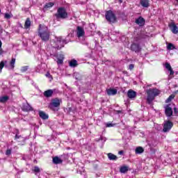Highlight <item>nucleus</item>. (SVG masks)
<instances>
[{
  "mask_svg": "<svg viewBox=\"0 0 178 178\" xmlns=\"http://www.w3.org/2000/svg\"><path fill=\"white\" fill-rule=\"evenodd\" d=\"M33 108H31V106L30 104H26L24 105L23 106V111H26V112H29V111H32Z\"/></svg>",
  "mask_w": 178,
  "mask_h": 178,
  "instance_id": "obj_22",
  "label": "nucleus"
},
{
  "mask_svg": "<svg viewBox=\"0 0 178 178\" xmlns=\"http://www.w3.org/2000/svg\"><path fill=\"white\" fill-rule=\"evenodd\" d=\"M70 67H76V66H77V60L73 59V60H71L70 61V63H69Z\"/></svg>",
  "mask_w": 178,
  "mask_h": 178,
  "instance_id": "obj_24",
  "label": "nucleus"
},
{
  "mask_svg": "<svg viewBox=\"0 0 178 178\" xmlns=\"http://www.w3.org/2000/svg\"><path fill=\"white\" fill-rule=\"evenodd\" d=\"M133 69H134V65L133 64L129 65V70H133Z\"/></svg>",
  "mask_w": 178,
  "mask_h": 178,
  "instance_id": "obj_38",
  "label": "nucleus"
},
{
  "mask_svg": "<svg viewBox=\"0 0 178 178\" xmlns=\"http://www.w3.org/2000/svg\"><path fill=\"white\" fill-rule=\"evenodd\" d=\"M15 138H19V136L17 134H16V135H15Z\"/></svg>",
  "mask_w": 178,
  "mask_h": 178,
  "instance_id": "obj_42",
  "label": "nucleus"
},
{
  "mask_svg": "<svg viewBox=\"0 0 178 178\" xmlns=\"http://www.w3.org/2000/svg\"><path fill=\"white\" fill-rule=\"evenodd\" d=\"M145 23V20H144V18L141 17L136 19V24H138L139 26H144Z\"/></svg>",
  "mask_w": 178,
  "mask_h": 178,
  "instance_id": "obj_19",
  "label": "nucleus"
},
{
  "mask_svg": "<svg viewBox=\"0 0 178 178\" xmlns=\"http://www.w3.org/2000/svg\"><path fill=\"white\" fill-rule=\"evenodd\" d=\"M29 69L28 66H24L21 68V72H27V70Z\"/></svg>",
  "mask_w": 178,
  "mask_h": 178,
  "instance_id": "obj_35",
  "label": "nucleus"
},
{
  "mask_svg": "<svg viewBox=\"0 0 178 178\" xmlns=\"http://www.w3.org/2000/svg\"><path fill=\"white\" fill-rule=\"evenodd\" d=\"M57 65L59 66L60 65L63 64V59H65V57L63 56V54H60L57 56Z\"/></svg>",
  "mask_w": 178,
  "mask_h": 178,
  "instance_id": "obj_17",
  "label": "nucleus"
},
{
  "mask_svg": "<svg viewBox=\"0 0 178 178\" xmlns=\"http://www.w3.org/2000/svg\"><path fill=\"white\" fill-rule=\"evenodd\" d=\"M106 127H113V124H112V123H107L106 124Z\"/></svg>",
  "mask_w": 178,
  "mask_h": 178,
  "instance_id": "obj_37",
  "label": "nucleus"
},
{
  "mask_svg": "<svg viewBox=\"0 0 178 178\" xmlns=\"http://www.w3.org/2000/svg\"><path fill=\"white\" fill-rule=\"evenodd\" d=\"M9 99L8 96H3L0 97V102H6Z\"/></svg>",
  "mask_w": 178,
  "mask_h": 178,
  "instance_id": "obj_28",
  "label": "nucleus"
},
{
  "mask_svg": "<svg viewBox=\"0 0 178 178\" xmlns=\"http://www.w3.org/2000/svg\"><path fill=\"white\" fill-rule=\"evenodd\" d=\"M168 26L173 34H178V27L174 22L170 23Z\"/></svg>",
  "mask_w": 178,
  "mask_h": 178,
  "instance_id": "obj_8",
  "label": "nucleus"
},
{
  "mask_svg": "<svg viewBox=\"0 0 178 178\" xmlns=\"http://www.w3.org/2000/svg\"><path fill=\"white\" fill-rule=\"evenodd\" d=\"M53 162L56 165H58V163H62L63 161L59 157L56 156V157L53 158Z\"/></svg>",
  "mask_w": 178,
  "mask_h": 178,
  "instance_id": "obj_23",
  "label": "nucleus"
},
{
  "mask_svg": "<svg viewBox=\"0 0 178 178\" xmlns=\"http://www.w3.org/2000/svg\"><path fill=\"white\" fill-rule=\"evenodd\" d=\"M173 98H175V95H171L165 100L166 104H169V102H170V101H172V99H173Z\"/></svg>",
  "mask_w": 178,
  "mask_h": 178,
  "instance_id": "obj_30",
  "label": "nucleus"
},
{
  "mask_svg": "<svg viewBox=\"0 0 178 178\" xmlns=\"http://www.w3.org/2000/svg\"><path fill=\"white\" fill-rule=\"evenodd\" d=\"M135 152L136 154H143V152H144V148H143V147H136V149H135Z\"/></svg>",
  "mask_w": 178,
  "mask_h": 178,
  "instance_id": "obj_26",
  "label": "nucleus"
},
{
  "mask_svg": "<svg viewBox=\"0 0 178 178\" xmlns=\"http://www.w3.org/2000/svg\"><path fill=\"white\" fill-rule=\"evenodd\" d=\"M120 2L122 3V0H120Z\"/></svg>",
  "mask_w": 178,
  "mask_h": 178,
  "instance_id": "obj_45",
  "label": "nucleus"
},
{
  "mask_svg": "<svg viewBox=\"0 0 178 178\" xmlns=\"http://www.w3.org/2000/svg\"><path fill=\"white\" fill-rule=\"evenodd\" d=\"M86 34V32L84 31V29L81 26H77L76 27V35L78 38H80V37H84Z\"/></svg>",
  "mask_w": 178,
  "mask_h": 178,
  "instance_id": "obj_9",
  "label": "nucleus"
},
{
  "mask_svg": "<svg viewBox=\"0 0 178 178\" xmlns=\"http://www.w3.org/2000/svg\"><path fill=\"white\" fill-rule=\"evenodd\" d=\"M43 95L46 98H51V97H52V95H54V90H51V89L47 90L44 92Z\"/></svg>",
  "mask_w": 178,
  "mask_h": 178,
  "instance_id": "obj_13",
  "label": "nucleus"
},
{
  "mask_svg": "<svg viewBox=\"0 0 178 178\" xmlns=\"http://www.w3.org/2000/svg\"><path fill=\"white\" fill-rule=\"evenodd\" d=\"M38 34L42 41L49 40V36L51 35V32L49 31L48 26L40 24L39 26Z\"/></svg>",
  "mask_w": 178,
  "mask_h": 178,
  "instance_id": "obj_1",
  "label": "nucleus"
},
{
  "mask_svg": "<svg viewBox=\"0 0 178 178\" xmlns=\"http://www.w3.org/2000/svg\"><path fill=\"white\" fill-rule=\"evenodd\" d=\"M177 2H178V0H175Z\"/></svg>",
  "mask_w": 178,
  "mask_h": 178,
  "instance_id": "obj_46",
  "label": "nucleus"
},
{
  "mask_svg": "<svg viewBox=\"0 0 178 178\" xmlns=\"http://www.w3.org/2000/svg\"><path fill=\"white\" fill-rule=\"evenodd\" d=\"M56 16L57 19H66V17H67V13H66L65 8H60L58 9V13Z\"/></svg>",
  "mask_w": 178,
  "mask_h": 178,
  "instance_id": "obj_6",
  "label": "nucleus"
},
{
  "mask_svg": "<svg viewBox=\"0 0 178 178\" xmlns=\"http://www.w3.org/2000/svg\"><path fill=\"white\" fill-rule=\"evenodd\" d=\"M165 69L170 72V75L168 76V79H172L173 74H175V71H173V69H172V66H170V64L169 63H165Z\"/></svg>",
  "mask_w": 178,
  "mask_h": 178,
  "instance_id": "obj_10",
  "label": "nucleus"
},
{
  "mask_svg": "<svg viewBox=\"0 0 178 178\" xmlns=\"http://www.w3.org/2000/svg\"><path fill=\"white\" fill-rule=\"evenodd\" d=\"M65 44H67L66 40H62L61 37H56L55 39L51 42V44L54 48H57V49H60L65 47Z\"/></svg>",
  "mask_w": 178,
  "mask_h": 178,
  "instance_id": "obj_3",
  "label": "nucleus"
},
{
  "mask_svg": "<svg viewBox=\"0 0 178 178\" xmlns=\"http://www.w3.org/2000/svg\"><path fill=\"white\" fill-rule=\"evenodd\" d=\"M140 3L141 6L143 8H149V0H140Z\"/></svg>",
  "mask_w": 178,
  "mask_h": 178,
  "instance_id": "obj_16",
  "label": "nucleus"
},
{
  "mask_svg": "<svg viewBox=\"0 0 178 178\" xmlns=\"http://www.w3.org/2000/svg\"><path fill=\"white\" fill-rule=\"evenodd\" d=\"M120 173H126L127 172H129V166L127 165H122L120 168Z\"/></svg>",
  "mask_w": 178,
  "mask_h": 178,
  "instance_id": "obj_20",
  "label": "nucleus"
},
{
  "mask_svg": "<svg viewBox=\"0 0 178 178\" xmlns=\"http://www.w3.org/2000/svg\"><path fill=\"white\" fill-rule=\"evenodd\" d=\"M131 49L132 51H134V52H140V50L141 49V48H140V45L136 43H134L131 46Z\"/></svg>",
  "mask_w": 178,
  "mask_h": 178,
  "instance_id": "obj_14",
  "label": "nucleus"
},
{
  "mask_svg": "<svg viewBox=\"0 0 178 178\" xmlns=\"http://www.w3.org/2000/svg\"><path fill=\"white\" fill-rule=\"evenodd\" d=\"M47 77H49V79H52V76H51V74H46Z\"/></svg>",
  "mask_w": 178,
  "mask_h": 178,
  "instance_id": "obj_39",
  "label": "nucleus"
},
{
  "mask_svg": "<svg viewBox=\"0 0 178 178\" xmlns=\"http://www.w3.org/2000/svg\"><path fill=\"white\" fill-rule=\"evenodd\" d=\"M127 96L129 98H130V99H133L137 97V92L133 90H129L127 92Z\"/></svg>",
  "mask_w": 178,
  "mask_h": 178,
  "instance_id": "obj_12",
  "label": "nucleus"
},
{
  "mask_svg": "<svg viewBox=\"0 0 178 178\" xmlns=\"http://www.w3.org/2000/svg\"><path fill=\"white\" fill-rule=\"evenodd\" d=\"M3 30L2 29V28L0 27V34H2Z\"/></svg>",
  "mask_w": 178,
  "mask_h": 178,
  "instance_id": "obj_41",
  "label": "nucleus"
},
{
  "mask_svg": "<svg viewBox=\"0 0 178 178\" xmlns=\"http://www.w3.org/2000/svg\"><path fill=\"white\" fill-rule=\"evenodd\" d=\"M106 19L109 23H115L116 22V15L112 10H108L106 12Z\"/></svg>",
  "mask_w": 178,
  "mask_h": 178,
  "instance_id": "obj_5",
  "label": "nucleus"
},
{
  "mask_svg": "<svg viewBox=\"0 0 178 178\" xmlns=\"http://www.w3.org/2000/svg\"><path fill=\"white\" fill-rule=\"evenodd\" d=\"M106 92L108 95H116L118 94V90L110 88L106 90Z\"/></svg>",
  "mask_w": 178,
  "mask_h": 178,
  "instance_id": "obj_18",
  "label": "nucleus"
},
{
  "mask_svg": "<svg viewBox=\"0 0 178 178\" xmlns=\"http://www.w3.org/2000/svg\"><path fill=\"white\" fill-rule=\"evenodd\" d=\"M165 113L168 118H170V116L173 115V111L172 110V108L169 106V105L165 106Z\"/></svg>",
  "mask_w": 178,
  "mask_h": 178,
  "instance_id": "obj_11",
  "label": "nucleus"
},
{
  "mask_svg": "<svg viewBox=\"0 0 178 178\" xmlns=\"http://www.w3.org/2000/svg\"><path fill=\"white\" fill-rule=\"evenodd\" d=\"M7 61H1L0 63V73H2V70L3 69V67H5V63H6Z\"/></svg>",
  "mask_w": 178,
  "mask_h": 178,
  "instance_id": "obj_29",
  "label": "nucleus"
},
{
  "mask_svg": "<svg viewBox=\"0 0 178 178\" xmlns=\"http://www.w3.org/2000/svg\"><path fill=\"white\" fill-rule=\"evenodd\" d=\"M31 26V22L30 21V18H27L25 22L24 27L25 29H29Z\"/></svg>",
  "mask_w": 178,
  "mask_h": 178,
  "instance_id": "obj_25",
  "label": "nucleus"
},
{
  "mask_svg": "<svg viewBox=\"0 0 178 178\" xmlns=\"http://www.w3.org/2000/svg\"><path fill=\"white\" fill-rule=\"evenodd\" d=\"M0 48H2V42L0 40Z\"/></svg>",
  "mask_w": 178,
  "mask_h": 178,
  "instance_id": "obj_43",
  "label": "nucleus"
},
{
  "mask_svg": "<svg viewBox=\"0 0 178 178\" xmlns=\"http://www.w3.org/2000/svg\"><path fill=\"white\" fill-rule=\"evenodd\" d=\"M62 102V99L55 98L51 99V102L49 104V108L51 109V111H58L59 107L60 106V104Z\"/></svg>",
  "mask_w": 178,
  "mask_h": 178,
  "instance_id": "obj_4",
  "label": "nucleus"
},
{
  "mask_svg": "<svg viewBox=\"0 0 178 178\" xmlns=\"http://www.w3.org/2000/svg\"><path fill=\"white\" fill-rule=\"evenodd\" d=\"M3 54V50H2V48H0V55H2Z\"/></svg>",
  "mask_w": 178,
  "mask_h": 178,
  "instance_id": "obj_40",
  "label": "nucleus"
},
{
  "mask_svg": "<svg viewBox=\"0 0 178 178\" xmlns=\"http://www.w3.org/2000/svg\"><path fill=\"white\" fill-rule=\"evenodd\" d=\"M0 13H1V10H0Z\"/></svg>",
  "mask_w": 178,
  "mask_h": 178,
  "instance_id": "obj_47",
  "label": "nucleus"
},
{
  "mask_svg": "<svg viewBox=\"0 0 178 178\" xmlns=\"http://www.w3.org/2000/svg\"><path fill=\"white\" fill-rule=\"evenodd\" d=\"M10 154H12V149H8L6 151V155H7L8 156H9V155H10Z\"/></svg>",
  "mask_w": 178,
  "mask_h": 178,
  "instance_id": "obj_34",
  "label": "nucleus"
},
{
  "mask_svg": "<svg viewBox=\"0 0 178 178\" xmlns=\"http://www.w3.org/2000/svg\"><path fill=\"white\" fill-rule=\"evenodd\" d=\"M119 154H123V152L120 151V152H119Z\"/></svg>",
  "mask_w": 178,
  "mask_h": 178,
  "instance_id": "obj_44",
  "label": "nucleus"
},
{
  "mask_svg": "<svg viewBox=\"0 0 178 178\" xmlns=\"http://www.w3.org/2000/svg\"><path fill=\"white\" fill-rule=\"evenodd\" d=\"M15 63H16V58H12L10 62V69H15Z\"/></svg>",
  "mask_w": 178,
  "mask_h": 178,
  "instance_id": "obj_27",
  "label": "nucleus"
},
{
  "mask_svg": "<svg viewBox=\"0 0 178 178\" xmlns=\"http://www.w3.org/2000/svg\"><path fill=\"white\" fill-rule=\"evenodd\" d=\"M4 17L5 19H9L10 17H11V15L9 13H6Z\"/></svg>",
  "mask_w": 178,
  "mask_h": 178,
  "instance_id": "obj_36",
  "label": "nucleus"
},
{
  "mask_svg": "<svg viewBox=\"0 0 178 178\" xmlns=\"http://www.w3.org/2000/svg\"><path fill=\"white\" fill-rule=\"evenodd\" d=\"M147 94V101L148 104H152L155 99V97H158L161 94V90L158 88H149L146 91Z\"/></svg>",
  "mask_w": 178,
  "mask_h": 178,
  "instance_id": "obj_2",
  "label": "nucleus"
},
{
  "mask_svg": "<svg viewBox=\"0 0 178 178\" xmlns=\"http://www.w3.org/2000/svg\"><path fill=\"white\" fill-rule=\"evenodd\" d=\"M39 116L40 118H41V119H42L43 120H47V119H48V118H49V116L48 115V114L45 113V112L40 111H39Z\"/></svg>",
  "mask_w": 178,
  "mask_h": 178,
  "instance_id": "obj_15",
  "label": "nucleus"
},
{
  "mask_svg": "<svg viewBox=\"0 0 178 178\" xmlns=\"http://www.w3.org/2000/svg\"><path fill=\"white\" fill-rule=\"evenodd\" d=\"M52 6H54V3L50 2V3H46L45 6H44V8L47 9L48 8H52Z\"/></svg>",
  "mask_w": 178,
  "mask_h": 178,
  "instance_id": "obj_32",
  "label": "nucleus"
},
{
  "mask_svg": "<svg viewBox=\"0 0 178 178\" xmlns=\"http://www.w3.org/2000/svg\"><path fill=\"white\" fill-rule=\"evenodd\" d=\"M172 127H173V122H170V120H165L164 121L163 131L166 133V131H169Z\"/></svg>",
  "mask_w": 178,
  "mask_h": 178,
  "instance_id": "obj_7",
  "label": "nucleus"
},
{
  "mask_svg": "<svg viewBox=\"0 0 178 178\" xmlns=\"http://www.w3.org/2000/svg\"><path fill=\"white\" fill-rule=\"evenodd\" d=\"M167 49H169L170 51L172 49H175V45H173V44L172 43H169L167 46Z\"/></svg>",
  "mask_w": 178,
  "mask_h": 178,
  "instance_id": "obj_33",
  "label": "nucleus"
},
{
  "mask_svg": "<svg viewBox=\"0 0 178 178\" xmlns=\"http://www.w3.org/2000/svg\"><path fill=\"white\" fill-rule=\"evenodd\" d=\"M108 158L110 161H116L118 159V156L112 153L108 154Z\"/></svg>",
  "mask_w": 178,
  "mask_h": 178,
  "instance_id": "obj_21",
  "label": "nucleus"
},
{
  "mask_svg": "<svg viewBox=\"0 0 178 178\" xmlns=\"http://www.w3.org/2000/svg\"><path fill=\"white\" fill-rule=\"evenodd\" d=\"M33 171L35 172V173H40V172H41V170L38 166H35L33 169Z\"/></svg>",
  "mask_w": 178,
  "mask_h": 178,
  "instance_id": "obj_31",
  "label": "nucleus"
}]
</instances>
